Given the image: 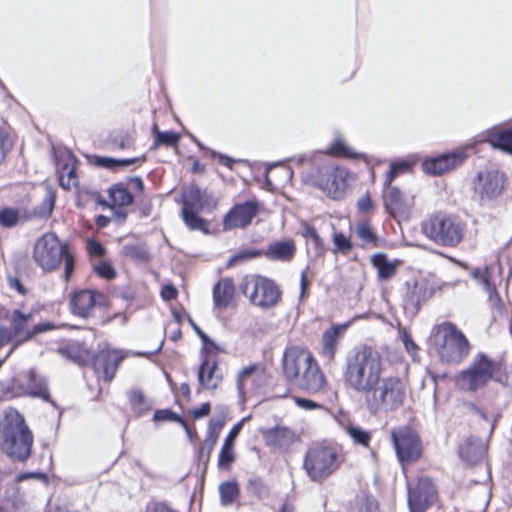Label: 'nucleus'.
<instances>
[{
	"mask_svg": "<svg viewBox=\"0 0 512 512\" xmlns=\"http://www.w3.org/2000/svg\"><path fill=\"white\" fill-rule=\"evenodd\" d=\"M110 197L113 202L119 206H128L133 202V197L128 190L121 186H116L110 190Z\"/></svg>",
	"mask_w": 512,
	"mask_h": 512,
	"instance_id": "a19ab883",
	"label": "nucleus"
},
{
	"mask_svg": "<svg viewBox=\"0 0 512 512\" xmlns=\"http://www.w3.org/2000/svg\"><path fill=\"white\" fill-rule=\"evenodd\" d=\"M392 440L401 464L415 462L422 453L421 442L414 430L400 427L392 431Z\"/></svg>",
	"mask_w": 512,
	"mask_h": 512,
	"instance_id": "9b49d317",
	"label": "nucleus"
},
{
	"mask_svg": "<svg viewBox=\"0 0 512 512\" xmlns=\"http://www.w3.org/2000/svg\"><path fill=\"white\" fill-rule=\"evenodd\" d=\"M328 152L333 155L348 157V158H356L358 154L355 153L352 148L347 146L344 139L341 137H337L333 145L329 148Z\"/></svg>",
	"mask_w": 512,
	"mask_h": 512,
	"instance_id": "ea45409f",
	"label": "nucleus"
},
{
	"mask_svg": "<svg viewBox=\"0 0 512 512\" xmlns=\"http://www.w3.org/2000/svg\"><path fill=\"white\" fill-rule=\"evenodd\" d=\"M62 259L65 262V272H64L65 281H68L73 270H74V258L69 253L68 248L66 249V253H65V255H63Z\"/></svg>",
	"mask_w": 512,
	"mask_h": 512,
	"instance_id": "052dcab7",
	"label": "nucleus"
},
{
	"mask_svg": "<svg viewBox=\"0 0 512 512\" xmlns=\"http://www.w3.org/2000/svg\"><path fill=\"white\" fill-rule=\"evenodd\" d=\"M384 364L378 351L363 346L347 359L345 379L351 389L364 395L373 415L399 409L406 398V384L397 376L382 377Z\"/></svg>",
	"mask_w": 512,
	"mask_h": 512,
	"instance_id": "f257e3e1",
	"label": "nucleus"
},
{
	"mask_svg": "<svg viewBox=\"0 0 512 512\" xmlns=\"http://www.w3.org/2000/svg\"><path fill=\"white\" fill-rule=\"evenodd\" d=\"M349 325L350 322L334 325L323 333L321 354L325 359L330 361L334 358L339 340L342 338Z\"/></svg>",
	"mask_w": 512,
	"mask_h": 512,
	"instance_id": "b1692460",
	"label": "nucleus"
},
{
	"mask_svg": "<svg viewBox=\"0 0 512 512\" xmlns=\"http://www.w3.org/2000/svg\"><path fill=\"white\" fill-rule=\"evenodd\" d=\"M59 182L61 187L66 190L77 186V176L73 165L65 164L59 172Z\"/></svg>",
	"mask_w": 512,
	"mask_h": 512,
	"instance_id": "c9c22d12",
	"label": "nucleus"
},
{
	"mask_svg": "<svg viewBox=\"0 0 512 512\" xmlns=\"http://www.w3.org/2000/svg\"><path fill=\"white\" fill-rule=\"evenodd\" d=\"M198 382L202 389L215 390L222 382V375L219 373L215 361L205 358L198 369Z\"/></svg>",
	"mask_w": 512,
	"mask_h": 512,
	"instance_id": "5701e85b",
	"label": "nucleus"
},
{
	"mask_svg": "<svg viewBox=\"0 0 512 512\" xmlns=\"http://www.w3.org/2000/svg\"><path fill=\"white\" fill-rule=\"evenodd\" d=\"M467 225L455 214H433L421 223L422 233L442 247H457L464 239Z\"/></svg>",
	"mask_w": 512,
	"mask_h": 512,
	"instance_id": "20e7f679",
	"label": "nucleus"
},
{
	"mask_svg": "<svg viewBox=\"0 0 512 512\" xmlns=\"http://www.w3.org/2000/svg\"><path fill=\"white\" fill-rule=\"evenodd\" d=\"M436 490L432 481L421 478L414 489H409L408 504L410 512H425L435 501Z\"/></svg>",
	"mask_w": 512,
	"mask_h": 512,
	"instance_id": "dca6fc26",
	"label": "nucleus"
},
{
	"mask_svg": "<svg viewBox=\"0 0 512 512\" xmlns=\"http://www.w3.org/2000/svg\"><path fill=\"white\" fill-rule=\"evenodd\" d=\"M105 305V295L95 290L78 291L73 294L70 300L72 313L83 318L92 316L97 307Z\"/></svg>",
	"mask_w": 512,
	"mask_h": 512,
	"instance_id": "ddd939ff",
	"label": "nucleus"
},
{
	"mask_svg": "<svg viewBox=\"0 0 512 512\" xmlns=\"http://www.w3.org/2000/svg\"><path fill=\"white\" fill-rule=\"evenodd\" d=\"M224 425V422L222 420H211L208 426L207 433L212 435L214 434L215 437H219V433Z\"/></svg>",
	"mask_w": 512,
	"mask_h": 512,
	"instance_id": "338daca9",
	"label": "nucleus"
},
{
	"mask_svg": "<svg viewBox=\"0 0 512 512\" xmlns=\"http://www.w3.org/2000/svg\"><path fill=\"white\" fill-rule=\"evenodd\" d=\"M259 210L260 203L255 199L234 205L224 218V229L232 230L248 226Z\"/></svg>",
	"mask_w": 512,
	"mask_h": 512,
	"instance_id": "4468645a",
	"label": "nucleus"
},
{
	"mask_svg": "<svg viewBox=\"0 0 512 512\" xmlns=\"http://www.w3.org/2000/svg\"><path fill=\"white\" fill-rule=\"evenodd\" d=\"M201 210L202 209L182 208V218L189 229L206 232L208 230V223L197 215Z\"/></svg>",
	"mask_w": 512,
	"mask_h": 512,
	"instance_id": "72a5a7b5",
	"label": "nucleus"
},
{
	"mask_svg": "<svg viewBox=\"0 0 512 512\" xmlns=\"http://www.w3.org/2000/svg\"><path fill=\"white\" fill-rule=\"evenodd\" d=\"M124 254L132 259L145 261L148 259L147 250L139 245H126L123 248Z\"/></svg>",
	"mask_w": 512,
	"mask_h": 512,
	"instance_id": "49530a36",
	"label": "nucleus"
},
{
	"mask_svg": "<svg viewBox=\"0 0 512 512\" xmlns=\"http://www.w3.org/2000/svg\"><path fill=\"white\" fill-rule=\"evenodd\" d=\"M262 434L267 445L278 448H287L296 439L295 433L283 426L267 429Z\"/></svg>",
	"mask_w": 512,
	"mask_h": 512,
	"instance_id": "393cba45",
	"label": "nucleus"
},
{
	"mask_svg": "<svg viewBox=\"0 0 512 512\" xmlns=\"http://www.w3.org/2000/svg\"><path fill=\"white\" fill-rule=\"evenodd\" d=\"M431 342L440 360L449 364L461 363L471 350L467 337L451 322L436 325L431 333Z\"/></svg>",
	"mask_w": 512,
	"mask_h": 512,
	"instance_id": "7ed1b4c3",
	"label": "nucleus"
},
{
	"mask_svg": "<svg viewBox=\"0 0 512 512\" xmlns=\"http://www.w3.org/2000/svg\"><path fill=\"white\" fill-rule=\"evenodd\" d=\"M16 395H29L49 399V392L45 379L38 376L34 370H30L22 379L15 383Z\"/></svg>",
	"mask_w": 512,
	"mask_h": 512,
	"instance_id": "a211bd4d",
	"label": "nucleus"
},
{
	"mask_svg": "<svg viewBox=\"0 0 512 512\" xmlns=\"http://www.w3.org/2000/svg\"><path fill=\"white\" fill-rule=\"evenodd\" d=\"M507 183L505 173L497 169H486L477 174L474 180V193L481 204H490L502 195Z\"/></svg>",
	"mask_w": 512,
	"mask_h": 512,
	"instance_id": "1a4fd4ad",
	"label": "nucleus"
},
{
	"mask_svg": "<svg viewBox=\"0 0 512 512\" xmlns=\"http://www.w3.org/2000/svg\"><path fill=\"white\" fill-rule=\"evenodd\" d=\"M356 233L364 244L376 243L377 237L368 223H360L356 228Z\"/></svg>",
	"mask_w": 512,
	"mask_h": 512,
	"instance_id": "c03bdc74",
	"label": "nucleus"
},
{
	"mask_svg": "<svg viewBox=\"0 0 512 512\" xmlns=\"http://www.w3.org/2000/svg\"><path fill=\"white\" fill-rule=\"evenodd\" d=\"M235 286L230 278H223L214 286L213 301L215 308L226 309L233 301Z\"/></svg>",
	"mask_w": 512,
	"mask_h": 512,
	"instance_id": "a878e982",
	"label": "nucleus"
},
{
	"mask_svg": "<svg viewBox=\"0 0 512 512\" xmlns=\"http://www.w3.org/2000/svg\"><path fill=\"white\" fill-rule=\"evenodd\" d=\"M177 294V289L171 284L164 285L161 289V296L165 301L175 299L177 297Z\"/></svg>",
	"mask_w": 512,
	"mask_h": 512,
	"instance_id": "e2e57ef3",
	"label": "nucleus"
},
{
	"mask_svg": "<svg viewBox=\"0 0 512 512\" xmlns=\"http://www.w3.org/2000/svg\"><path fill=\"white\" fill-rule=\"evenodd\" d=\"M261 375L262 368L257 363L240 369L236 378V388L241 403H244L247 395L255 390L256 382L261 378Z\"/></svg>",
	"mask_w": 512,
	"mask_h": 512,
	"instance_id": "6ab92c4d",
	"label": "nucleus"
},
{
	"mask_svg": "<svg viewBox=\"0 0 512 512\" xmlns=\"http://www.w3.org/2000/svg\"><path fill=\"white\" fill-rule=\"evenodd\" d=\"M296 384L301 389L311 393L319 392L323 388L325 384V377L313 357L310 365L307 366L301 376L297 379Z\"/></svg>",
	"mask_w": 512,
	"mask_h": 512,
	"instance_id": "4be33fe9",
	"label": "nucleus"
},
{
	"mask_svg": "<svg viewBox=\"0 0 512 512\" xmlns=\"http://www.w3.org/2000/svg\"><path fill=\"white\" fill-rule=\"evenodd\" d=\"M399 336H400V339L402 340L406 350L410 353V354H414L417 350V345L415 344V342L411 339L410 335L408 334L407 330L405 328H400L399 330Z\"/></svg>",
	"mask_w": 512,
	"mask_h": 512,
	"instance_id": "5fc2aeb1",
	"label": "nucleus"
},
{
	"mask_svg": "<svg viewBox=\"0 0 512 512\" xmlns=\"http://www.w3.org/2000/svg\"><path fill=\"white\" fill-rule=\"evenodd\" d=\"M295 403L304 410H313L320 407L316 402L305 398H295Z\"/></svg>",
	"mask_w": 512,
	"mask_h": 512,
	"instance_id": "69168bd1",
	"label": "nucleus"
},
{
	"mask_svg": "<svg viewBox=\"0 0 512 512\" xmlns=\"http://www.w3.org/2000/svg\"><path fill=\"white\" fill-rule=\"evenodd\" d=\"M218 438L215 437L214 434H206V438L204 440L203 445L200 447L199 450V459L204 462L205 464L208 463L211 453L217 443Z\"/></svg>",
	"mask_w": 512,
	"mask_h": 512,
	"instance_id": "37998d69",
	"label": "nucleus"
},
{
	"mask_svg": "<svg viewBox=\"0 0 512 512\" xmlns=\"http://www.w3.org/2000/svg\"><path fill=\"white\" fill-rule=\"evenodd\" d=\"M33 445V435L22 415L13 408L0 419V449L12 460L26 461Z\"/></svg>",
	"mask_w": 512,
	"mask_h": 512,
	"instance_id": "f03ea898",
	"label": "nucleus"
},
{
	"mask_svg": "<svg viewBox=\"0 0 512 512\" xmlns=\"http://www.w3.org/2000/svg\"><path fill=\"white\" fill-rule=\"evenodd\" d=\"M486 448L479 439H468L460 446L459 455L467 463L473 464L483 458Z\"/></svg>",
	"mask_w": 512,
	"mask_h": 512,
	"instance_id": "cd10ccee",
	"label": "nucleus"
},
{
	"mask_svg": "<svg viewBox=\"0 0 512 512\" xmlns=\"http://www.w3.org/2000/svg\"><path fill=\"white\" fill-rule=\"evenodd\" d=\"M147 512H175L174 510L168 508L166 505L158 503L148 509Z\"/></svg>",
	"mask_w": 512,
	"mask_h": 512,
	"instance_id": "774afa93",
	"label": "nucleus"
},
{
	"mask_svg": "<svg viewBox=\"0 0 512 512\" xmlns=\"http://www.w3.org/2000/svg\"><path fill=\"white\" fill-rule=\"evenodd\" d=\"M95 272L105 279H112L116 276V272L112 265L106 261H101L94 266Z\"/></svg>",
	"mask_w": 512,
	"mask_h": 512,
	"instance_id": "09e8293b",
	"label": "nucleus"
},
{
	"mask_svg": "<svg viewBox=\"0 0 512 512\" xmlns=\"http://www.w3.org/2000/svg\"><path fill=\"white\" fill-rule=\"evenodd\" d=\"M87 249L90 255L96 257H102L105 253L104 247L93 239L87 241Z\"/></svg>",
	"mask_w": 512,
	"mask_h": 512,
	"instance_id": "13d9d810",
	"label": "nucleus"
},
{
	"mask_svg": "<svg viewBox=\"0 0 512 512\" xmlns=\"http://www.w3.org/2000/svg\"><path fill=\"white\" fill-rule=\"evenodd\" d=\"M333 242L336 248L343 253L348 252L351 249L350 240L342 233H335L333 237Z\"/></svg>",
	"mask_w": 512,
	"mask_h": 512,
	"instance_id": "864d4df0",
	"label": "nucleus"
},
{
	"mask_svg": "<svg viewBox=\"0 0 512 512\" xmlns=\"http://www.w3.org/2000/svg\"><path fill=\"white\" fill-rule=\"evenodd\" d=\"M341 462L342 459L337 448L315 445L307 450L303 468L312 481L321 482L338 470Z\"/></svg>",
	"mask_w": 512,
	"mask_h": 512,
	"instance_id": "39448f33",
	"label": "nucleus"
},
{
	"mask_svg": "<svg viewBox=\"0 0 512 512\" xmlns=\"http://www.w3.org/2000/svg\"><path fill=\"white\" fill-rule=\"evenodd\" d=\"M296 251L292 240L276 241L270 244L264 251L265 257L274 261H289Z\"/></svg>",
	"mask_w": 512,
	"mask_h": 512,
	"instance_id": "bb28decb",
	"label": "nucleus"
},
{
	"mask_svg": "<svg viewBox=\"0 0 512 512\" xmlns=\"http://www.w3.org/2000/svg\"><path fill=\"white\" fill-rule=\"evenodd\" d=\"M240 290L252 305L261 309L275 307L281 298L279 286L273 280L261 275L243 277Z\"/></svg>",
	"mask_w": 512,
	"mask_h": 512,
	"instance_id": "423d86ee",
	"label": "nucleus"
},
{
	"mask_svg": "<svg viewBox=\"0 0 512 512\" xmlns=\"http://www.w3.org/2000/svg\"><path fill=\"white\" fill-rule=\"evenodd\" d=\"M125 357L126 354L120 350H102L95 359V370L98 373H102L104 380L109 382L114 377L119 364Z\"/></svg>",
	"mask_w": 512,
	"mask_h": 512,
	"instance_id": "aec40b11",
	"label": "nucleus"
},
{
	"mask_svg": "<svg viewBox=\"0 0 512 512\" xmlns=\"http://www.w3.org/2000/svg\"><path fill=\"white\" fill-rule=\"evenodd\" d=\"M340 425L355 444H359L365 447L369 445L371 440L370 432L350 422H340Z\"/></svg>",
	"mask_w": 512,
	"mask_h": 512,
	"instance_id": "473e14b6",
	"label": "nucleus"
},
{
	"mask_svg": "<svg viewBox=\"0 0 512 512\" xmlns=\"http://www.w3.org/2000/svg\"><path fill=\"white\" fill-rule=\"evenodd\" d=\"M245 421V419H243L242 421H240L239 423H237L230 431V433L228 434V436L225 438L224 440V443L225 445H230V446H234V443H235V440L238 436V434L240 433L241 429H242V426H243V422Z\"/></svg>",
	"mask_w": 512,
	"mask_h": 512,
	"instance_id": "680f3d73",
	"label": "nucleus"
},
{
	"mask_svg": "<svg viewBox=\"0 0 512 512\" xmlns=\"http://www.w3.org/2000/svg\"><path fill=\"white\" fill-rule=\"evenodd\" d=\"M13 147L11 136L3 129H0V164L6 159Z\"/></svg>",
	"mask_w": 512,
	"mask_h": 512,
	"instance_id": "de8ad7c7",
	"label": "nucleus"
},
{
	"mask_svg": "<svg viewBox=\"0 0 512 512\" xmlns=\"http://www.w3.org/2000/svg\"><path fill=\"white\" fill-rule=\"evenodd\" d=\"M259 255V252L253 250H242L234 254L228 261V266H233L244 260L255 258Z\"/></svg>",
	"mask_w": 512,
	"mask_h": 512,
	"instance_id": "3c124183",
	"label": "nucleus"
},
{
	"mask_svg": "<svg viewBox=\"0 0 512 512\" xmlns=\"http://www.w3.org/2000/svg\"><path fill=\"white\" fill-rule=\"evenodd\" d=\"M54 328H56V326L51 322L38 323V324L32 326L30 334H28V337H31V339H32L36 335H38L40 333L48 332L50 330H53Z\"/></svg>",
	"mask_w": 512,
	"mask_h": 512,
	"instance_id": "6e6d98bb",
	"label": "nucleus"
},
{
	"mask_svg": "<svg viewBox=\"0 0 512 512\" xmlns=\"http://www.w3.org/2000/svg\"><path fill=\"white\" fill-rule=\"evenodd\" d=\"M303 236L311 240L317 249L322 247V241L313 227L307 226L303 231Z\"/></svg>",
	"mask_w": 512,
	"mask_h": 512,
	"instance_id": "bf43d9fd",
	"label": "nucleus"
},
{
	"mask_svg": "<svg viewBox=\"0 0 512 512\" xmlns=\"http://www.w3.org/2000/svg\"><path fill=\"white\" fill-rule=\"evenodd\" d=\"M348 171L344 168L325 166L317 171L314 184L327 196L341 199L347 189Z\"/></svg>",
	"mask_w": 512,
	"mask_h": 512,
	"instance_id": "9d476101",
	"label": "nucleus"
},
{
	"mask_svg": "<svg viewBox=\"0 0 512 512\" xmlns=\"http://www.w3.org/2000/svg\"><path fill=\"white\" fill-rule=\"evenodd\" d=\"M211 196L197 186H192L183 194V208L204 209L210 204Z\"/></svg>",
	"mask_w": 512,
	"mask_h": 512,
	"instance_id": "c85d7f7f",
	"label": "nucleus"
},
{
	"mask_svg": "<svg viewBox=\"0 0 512 512\" xmlns=\"http://www.w3.org/2000/svg\"><path fill=\"white\" fill-rule=\"evenodd\" d=\"M35 312L33 310H29L24 312L19 309H15L11 313L10 322H11V332L13 334V338L16 341V345H20L31 340V337H28L30 334L31 326L30 323L34 320Z\"/></svg>",
	"mask_w": 512,
	"mask_h": 512,
	"instance_id": "412c9836",
	"label": "nucleus"
},
{
	"mask_svg": "<svg viewBox=\"0 0 512 512\" xmlns=\"http://www.w3.org/2000/svg\"><path fill=\"white\" fill-rule=\"evenodd\" d=\"M472 277L483 287V289L488 293L489 301L496 307H499L501 304V299L499 294L497 293L494 285L490 282V272L487 267L477 268L473 270Z\"/></svg>",
	"mask_w": 512,
	"mask_h": 512,
	"instance_id": "c756f323",
	"label": "nucleus"
},
{
	"mask_svg": "<svg viewBox=\"0 0 512 512\" xmlns=\"http://www.w3.org/2000/svg\"><path fill=\"white\" fill-rule=\"evenodd\" d=\"M378 505L376 501L366 495L356 498L355 503L351 508V512H377Z\"/></svg>",
	"mask_w": 512,
	"mask_h": 512,
	"instance_id": "58836bf2",
	"label": "nucleus"
},
{
	"mask_svg": "<svg viewBox=\"0 0 512 512\" xmlns=\"http://www.w3.org/2000/svg\"><path fill=\"white\" fill-rule=\"evenodd\" d=\"M386 188L384 206L387 212L395 218H408L415 204L414 195L394 186Z\"/></svg>",
	"mask_w": 512,
	"mask_h": 512,
	"instance_id": "f8f14e48",
	"label": "nucleus"
},
{
	"mask_svg": "<svg viewBox=\"0 0 512 512\" xmlns=\"http://www.w3.org/2000/svg\"><path fill=\"white\" fill-rule=\"evenodd\" d=\"M21 219V211L16 208H3L0 210V225L5 228L16 226Z\"/></svg>",
	"mask_w": 512,
	"mask_h": 512,
	"instance_id": "e433bc0d",
	"label": "nucleus"
},
{
	"mask_svg": "<svg viewBox=\"0 0 512 512\" xmlns=\"http://www.w3.org/2000/svg\"><path fill=\"white\" fill-rule=\"evenodd\" d=\"M372 265L377 269L381 280H389L396 272L399 261H390L385 254H375L371 257Z\"/></svg>",
	"mask_w": 512,
	"mask_h": 512,
	"instance_id": "7c9ffc66",
	"label": "nucleus"
},
{
	"mask_svg": "<svg viewBox=\"0 0 512 512\" xmlns=\"http://www.w3.org/2000/svg\"><path fill=\"white\" fill-rule=\"evenodd\" d=\"M15 340L11 330L7 327H0V348Z\"/></svg>",
	"mask_w": 512,
	"mask_h": 512,
	"instance_id": "0e129e2a",
	"label": "nucleus"
},
{
	"mask_svg": "<svg viewBox=\"0 0 512 512\" xmlns=\"http://www.w3.org/2000/svg\"><path fill=\"white\" fill-rule=\"evenodd\" d=\"M375 206L369 194L361 196L357 201V209L359 212L368 214L374 210Z\"/></svg>",
	"mask_w": 512,
	"mask_h": 512,
	"instance_id": "603ef678",
	"label": "nucleus"
},
{
	"mask_svg": "<svg viewBox=\"0 0 512 512\" xmlns=\"http://www.w3.org/2000/svg\"><path fill=\"white\" fill-rule=\"evenodd\" d=\"M136 159H112V158H103L100 163L107 168H114L116 166H128L134 163Z\"/></svg>",
	"mask_w": 512,
	"mask_h": 512,
	"instance_id": "4d7b16f0",
	"label": "nucleus"
},
{
	"mask_svg": "<svg viewBox=\"0 0 512 512\" xmlns=\"http://www.w3.org/2000/svg\"><path fill=\"white\" fill-rule=\"evenodd\" d=\"M67 248L55 234L47 233L35 243L33 258L44 271L50 272L59 266Z\"/></svg>",
	"mask_w": 512,
	"mask_h": 512,
	"instance_id": "6e6552de",
	"label": "nucleus"
},
{
	"mask_svg": "<svg viewBox=\"0 0 512 512\" xmlns=\"http://www.w3.org/2000/svg\"><path fill=\"white\" fill-rule=\"evenodd\" d=\"M465 158L466 155L462 151L443 154L425 160L422 164V168L427 174L440 175L461 165Z\"/></svg>",
	"mask_w": 512,
	"mask_h": 512,
	"instance_id": "f3484780",
	"label": "nucleus"
},
{
	"mask_svg": "<svg viewBox=\"0 0 512 512\" xmlns=\"http://www.w3.org/2000/svg\"><path fill=\"white\" fill-rule=\"evenodd\" d=\"M234 460V446L223 444L218 458V467L223 470H228Z\"/></svg>",
	"mask_w": 512,
	"mask_h": 512,
	"instance_id": "79ce46f5",
	"label": "nucleus"
},
{
	"mask_svg": "<svg viewBox=\"0 0 512 512\" xmlns=\"http://www.w3.org/2000/svg\"><path fill=\"white\" fill-rule=\"evenodd\" d=\"M409 169V165L406 162H395L390 165V170L386 174L384 186L389 187L393 180L400 174Z\"/></svg>",
	"mask_w": 512,
	"mask_h": 512,
	"instance_id": "a18cd8bd",
	"label": "nucleus"
},
{
	"mask_svg": "<svg viewBox=\"0 0 512 512\" xmlns=\"http://www.w3.org/2000/svg\"><path fill=\"white\" fill-rule=\"evenodd\" d=\"M153 133L155 136V146L159 145H167V146H173L176 145L180 139V136L178 133L174 131H166L161 132L157 129L156 126L153 128Z\"/></svg>",
	"mask_w": 512,
	"mask_h": 512,
	"instance_id": "4c0bfd02",
	"label": "nucleus"
},
{
	"mask_svg": "<svg viewBox=\"0 0 512 512\" xmlns=\"http://www.w3.org/2000/svg\"><path fill=\"white\" fill-rule=\"evenodd\" d=\"M498 369V364L485 354L479 353L473 358L469 367L459 374L456 383L462 390L475 391L484 387L491 379L497 380L495 375Z\"/></svg>",
	"mask_w": 512,
	"mask_h": 512,
	"instance_id": "0eeeda50",
	"label": "nucleus"
},
{
	"mask_svg": "<svg viewBox=\"0 0 512 512\" xmlns=\"http://www.w3.org/2000/svg\"><path fill=\"white\" fill-rule=\"evenodd\" d=\"M220 502L223 506H228L234 502L239 494V488L236 482H224L219 486Z\"/></svg>",
	"mask_w": 512,
	"mask_h": 512,
	"instance_id": "f704fd0d",
	"label": "nucleus"
},
{
	"mask_svg": "<svg viewBox=\"0 0 512 512\" xmlns=\"http://www.w3.org/2000/svg\"><path fill=\"white\" fill-rule=\"evenodd\" d=\"M190 323L197 335L201 338L206 349L213 350L215 352L222 351L219 346L213 340H211L192 320H190Z\"/></svg>",
	"mask_w": 512,
	"mask_h": 512,
	"instance_id": "8fccbe9b",
	"label": "nucleus"
},
{
	"mask_svg": "<svg viewBox=\"0 0 512 512\" xmlns=\"http://www.w3.org/2000/svg\"><path fill=\"white\" fill-rule=\"evenodd\" d=\"M488 137L492 146L512 154V128L492 131Z\"/></svg>",
	"mask_w": 512,
	"mask_h": 512,
	"instance_id": "2f4dec72",
	"label": "nucleus"
},
{
	"mask_svg": "<svg viewBox=\"0 0 512 512\" xmlns=\"http://www.w3.org/2000/svg\"><path fill=\"white\" fill-rule=\"evenodd\" d=\"M311 361L312 354L309 351L296 346L290 347L283 356V372L289 380L297 381Z\"/></svg>",
	"mask_w": 512,
	"mask_h": 512,
	"instance_id": "2eb2a0df",
	"label": "nucleus"
}]
</instances>
